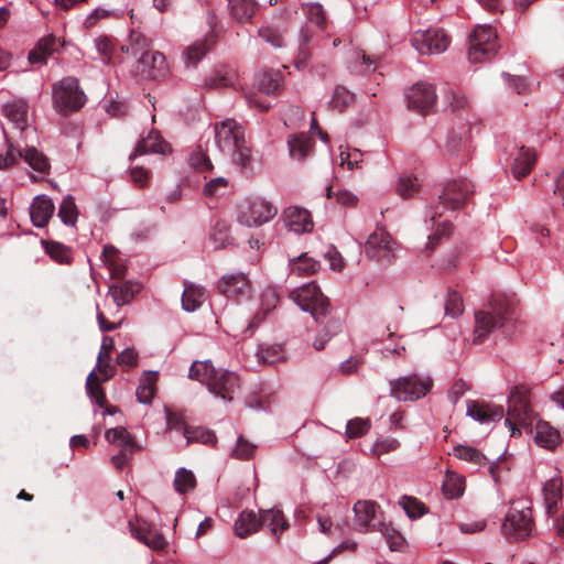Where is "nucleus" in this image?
Returning a JSON list of instances; mask_svg holds the SVG:
<instances>
[{
	"mask_svg": "<svg viewBox=\"0 0 564 564\" xmlns=\"http://www.w3.org/2000/svg\"><path fill=\"white\" fill-rule=\"evenodd\" d=\"M474 194V185L467 180L451 181L445 184L438 196V203L430 207L429 216L433 226H436L433 235L429 236L427 249L433 250L442 237L449 236L452 224L449 221L436 223L444 210L463 208Z\"/></svg>",
	"mask_w": 564,
	"mask_h": 564,
	"instance_id": "obj_1",
	"label": "nucleus"
},
{
	"mask_svg": "<svg viewBox=\"0 0 564 564\" xmlns=\"http://www.w3.org/2000/svg\"><path fill=\"white\" fill-rule=\"evenodd\" d=\"M513 314L512 303L505 296H494L485 310L475 313L473 343L482 344L498 327L505 326Z\"/></svg>",
	"mask_w": 564,
	"mask_h": 564,
	"instance_id": "obj_2",
	"label": "nucleus"
},
{
	"mask_svg": "<svg viewBox=\"0 0 564 564\" xmlns=\"http://www.w3.org/2000/svg\"><path fill=\"white\" fill-rule=\"evenodd\" d=\"M289 297L303 311L310 312L317 323H322L330 312L328 297L314 283L291 291Z\"/></svg>",
	"mask_w": 564,
	"mask_h": 564,
	"instance_id": "obj_3",
	"label": "nucleus"
},
{
	"mask_svg": "<svg viewBox=\"0 0 564 564\" xmlns=\"http://www.w3.org/2000/svg\"><path fill=\"white\" fill-rule=\"evenodd\" d=\"M532 423V410L528 399V391L523 387H514L508 398V412L506 424L511 430V436L520 435L518 425Z\"/></svg>",
	"mask_w": 564,
	"mask_h": 564,
	"instance_id": "obj_4",
	"label": "nucleus"
},
{
	"mask_svg": "<svg viewBox=\"0 0 564 564\" xmlns=\"http://www.w3.org/2000/svg\"><path fill=\"white\" fill-rule=\"evenodd\" d=\"M53 101L55 108L67 115L79 110L85 101V94L79 89L78 80L74 77H66L53 86Z\"/></svg>",
	"mask_w": 564,
	"mask_h": 564,
	"instance_id": "obj_5",
	"label": "nucleus"
},
{
	"mask_svg": "<svg viewBox=\"0 0 564 564\" xmlns=\"http://www.w3.org/2000/svg\"><path fill=\"white\" fill-rule=\"evenodd\" d=\"M468 58L471 63L489 59L498 52L497 33L490 25H478L469 39Z\"/></svg>",
	"mask_w": 564,
	"mask_h": 564,
	"instance_id": "obj_6",
	"label": "nucleus"
},
{
	"mask_svg": "<svg viewBox=\"0 0 564 564\" xmlns=\"http://www.w3.org/2000/svg\"><path fill=\"white\" fill-rule=\"evenodd\" d=\"M19 159H23L34 171L42 174H48L51 164L47 156L34 147L21 149L13 143H9L4 155H0V170L15 165Z\"/></svg>",
	"mask_w": 564,
	"mask_h": 564,
	"instance_id": "obj_7",
	"label": "nucleus"
},
{
	"mask_svg": "<svg viewBox=\"0 0 564 564\" xmlns=\"http://www.w3.org/2000/svg\"><path fill=\"white\" fill-rule=\"evenodd\" d=\"M502 531L508 538L517 541L530 538L534 531L531 508L512 506L502 523Z\"/></svg>",
	"mask_w": 564,
	"mask_h": 564,
	"instance_id": "obj_8",
	"label": "nucleus"
},
{
	"mask_svg": "<svg viewBox=\"0 0 564 564\" xmlns=\"http://www.w3.org/2000/svg\"><path fill=\"white\" fill-rule=\"evenodd\" d=\"M432 388V380L417 375L399 378L391 382V394L399 401H414L423 398Z\"/></svg>",
	"mask_w": 564,
	"mask_h": 564,
	"instance_id": "obj_9",
	"label": "nucleus"
},
{
	"mask_svg": "<svg viewBox=\"0 0 564 564\" xmlns=\"http://www.w3.org/2000/svg\"><path fill=\"white\" fill-rule=\"evenodd\" d=\"M411 42L420 54H440L446 51L451 39L442 29H429L415 31Z\"/></svg>",
	"mask_w": 564,
	"mask_h": 564,
	"instance_id": "obj_10",
	"label": "nucleus"
},
{
	"mask_svg": "<svg viewBox=\"0 0 564 564\" xmlns=\"http://www.w3.org/2000/svg\"><path fill=\"white\" fill-rule=\"evenodd\" d=\"M394 245L390 234L384 228H377L365 243V253L378 262H390L394 258Z\"/></svg>",
	"mask_w": 564,
	"mask_h": 564,
	"instance_id": "obj_11",
	"label": "nucleus"
},
{
	"mask_svg": "<svg viewBox=\"0 0 564 564\" xmlns=\"http://www.w3.org/2000/svg\"><path fill=\"white\" fill-rule=\"evenodd\" d=\"M278 213V208L270 202L257 198L249 203L246 210L239 216V221L248 227L261 226L271 220Z\"/></svg>",
	"mask_w": 564,
	"mask_h": 564,
	"instance_id": "obj_12",
	"label": "nucleus"
},
{
	"mask_svg": "<svg viewBox=\"0 0 564 564\" xmlns=\"http://www.w3.org/2000/svg\"><path fill=\"white\" fill-rule=\"evenodd\" d=\"M406 99L409 109L425 116L435 106V88L430 84L417 83L409 90Z\"/></svg>",
	"mask_w": 564,
	"mask_h": 564,
	"instance_id": "obj_13",
	"label": "nucleus"
},
{
	"mask_svg": "<svg viewBox=\"0 0 564 564\" xmlns=\"http://www.w3.org/2000/svg\"><path fill=\"white\" fill-rule=\"evenodd\" d=\"M167 65L165 56L152 51L137 59V74L143 79L159 80L167 75Z\"/></svg>",
	"mask_w": 564,
	"mask_h": 564,
	"instance_id": "obj_14",
	"label": "nucleus"
},
{
	"mask_svg": "<svg viewBox=\"0 0 564 564\" xmlns=\"http://www.w3.org/2000/svg\"><path fill=\"white\" fill-rule=\"evenodd\" d=\"M240 388L239 377L231 371L217 369L208 390L226 401H231L234 393Z\"/></svg>",
	"mask_w": 564,
	"mask_h": 564,
	"instance_id": "obj_15",
	"label": "nucleus"
},
{
	"mask_svg": "<svg viewBox=\"0 0 564 564\" xmlns=\"http://www.w3.org/2000/svg\"><path fill=\"white\" fill-rule=\"evenodd\" d=\"M217 288L228 299H247L251 292L250 281L242 273L224 275Z\"/></svg>",
	"mask_w": 564,
	"mask_h": 564,
	"instance_id": "obj_16",
	"label": "nucleus"
},
{
	"mask_svg": "<svg viewBox=\"0 0 564 564\" xmlns=\"http://www.w3.org/2000/svg\"><path fill=\"white\" fill-rule=\"evenodd\" d=\"M512 155L510 171L514 178L522 180L533 170L536 163V152L533 148L521 145Z\"/></svg>",
	"mask_w": 564,
	"mask_h": 564,
	"instance_id": "obj_17",
	"label": "nucleus"
},
{
	"mask_svg": "<svg viewBox=\"0 0 564 564\" xmlns=\"http://www.w3.org/2000/svg\"><path fill=\"white\" fill-rule=\"evenodd\" d=\"M284 223L289 230L296 234L310 232L313 229V220L305 208L291 206L283 212Z\"/></svg>",
	"mask_w": 564,
	"mask_h": 564,
	"instance_id": "obj_18",
	"label": "nucleus"
},
{
	"mask_svg": "<svg viewBox=\"0 0 564 564\" xmlns=\"http://www.w3.org/2000/svg\"><path fill=\"white\" fill-rule=\"evenodd\" d=\"M131 534L140 542L154 551H163L167 546V541L156 530L152 529L147 522L133 524L129 522Z\"/></svg>",
	"mask_w": 564,
	"mask_h": 564,
	"instance_id": "obj_19",
	"label": "nucleus"
},
{
	"mask_svg": "<svg viewBox=\"0 0 564 564\" xmlns=\"http://www.w3.org/2000/svg\"><path fill=\"white\" fill-rule=\"evenodd\" d=\"M215 138L221 149H232L245 139L243 129L232 120H227L215 127Z\"/></svg>",
	"mask_w": 564,
	"mask_h": 564,
	"instance_id": "obj_20",
	"label": "nucleus"
},
{
	"mask_svg": "<svg viewBox=\"0 0 564 564\" xmlns=\"http://www.w3.org/2000/svg\"><path fill=\"white\" fill-rule=\"evenodd\" d=\"M55 206L46 195H39L33 199L30 208V217L35 227L43 228L53 216Z\"/></svg>",
	"mask_w": 564,
	"mask_h": 564,
	"instance_id": "obj_21",
	"label": "nucleus"
},
{
	"mask_svg": "<svg viewBox=\"0 0 564 564\" xmlns=\"http://www.w3.org/2000/svg\"><path fill=\"white\" fill-rule=\"evenodd\" d=\"M378 505L372 500H359L354 506L355 525L359 531L375 529V519Z\"/></svg>",
	"mask_w": 564,
	"mask_h": 564,
	"instance_id": "obj_22",
	"label": "nucleus"
},
{
	"mask_svg": "<svg viewBox=\"0 0 564 564\" xmlns=\"http://www.w3.org/2000/svg\"><path fill=\"white\" fill-rule=\"evenodd\" d=\"M467 414L480 423L499 421L503 417L505 411L501 405L490 403L470 402L467 406Z\"/></svg>",
	"mask_w": 564,
	"mask_h": 564,
	"instance_id": "obj_23",
	"label": "nucleus"
},
{
	"mask_svg": "<svg viewBox=\"0 0 564 564\" xmlns=\"http://www.w3.org/2000/svg\"><path fill=\"white\" fill-rule=\"evenodd\" d=\"M161 153L165 154L170 152V145L166 143L158 131H150L145 138H142L131 154L130 159L145 153Z\"/></svg>",
	"mask_w": 564,
	"mask_h": 564,
	"instance_id": "obj_24",
	"label": "nucleus"
},
{
	"mask_svg": "<svg viewBox=\"0 0 564 564\" xmlns=\"http://www.w3.org/2000/svg\"><path fill=\"white\" fill-rule=\"evenodd\" d=\"M207 299L205 288L192 282H184V291L182 294V306L187 312H194L202 306Z\"/></svg>",
	"mask_w": 564,
	"mask_h": 564,
	"instance_id": "obj_25",
	"label": "nucleus"
},
{
	"mask_svg": "<svg viewBox=\"0 0 564 564\" xmlns=\"http://www.w3.org/2000/svg\"><path fill=\"white\" fill-rule=\"evenodd\" d=\"M261 528L259 516L252 510H243L235 521L234 531L240 539L258 532Z\"/></svg>",
	"mask_w": 564,
	"mask_h": 564,
	"instance_id": "obj_26",
	"label": "nucleus"
},
{
	"mask_svg": "<svg viewBox=\"0 0 564 564\" xmlns=\"http://www.w3.org/2000/svg\"><path fill=\"white\" fill-rule=\"evenodd\" d=\"M28 109L26 101L20 99L3 106L2 112L22 132L28 128Z\"/></svg>",
	"mask_w": 564,
	"mask_h": 564,
	"instance_id": "obj_27",
	"label": "nucleus"
},
{
	"mask_svg": "<svg viewBox=\"0 0 564 564\" xmlns=\"http://www.w3.org/2000/svg\"><path fill=\"white\" fill-rule=\"evenodd\" d=\"M562 487L563 481L561 477L551 478L544 484V502L550 516H553L557 511V506L562 501Z\"/></svg>",
	"mask_w": 564,
	"mask_h": 564,
	"instance_id": "obj_28",
	"label": "nucleus"
},
{
	"mask_svg": "<svg viewBox=\"0 0 564 564\" xmlns=\"http://www.w3.org/2000/svg\"><path fill=\"white\" fill-rule=\"evenodd\" d=\"M105 437L109 443L120 447L122 452H129V454H133L140 448L134 438L122 426L107 430Z\"/></svg>",
	"mask_w": 564,
	"mask_h": 564,
	"instance_id": "obj_29",
	"label": "nucleus"
},
{
	"mask_svg": "<svg viewBox=\"0 0 564 564\" xmlns=\"http://www.w3.org/2000/svg\"><path fill=\"white\" fill-rule=\"evenodd\" d=\"M259 519L261 521V527H269L271 533L279 538V533L286 530L289 528V523L285 520L283 513L279 509H265L260 510Z\"/></svg>",
	"mask_w": 564,
	"mask_h": 564,
	"instance_id": "obj_30",
	"label": "nucleus"
},
{
	"mask_svg": "<svg viewBox=\"0 0 564 564\" xmlns=\"http://www.w3.org/2000/svg\"><path fill=\"white\" fill-rule=\"evenodd\" d=\"M279 303V294L275 289L268 288L261 295V305L259 311L254 314L249 327H257L264 321L265 316L276 307Z\"/></svg>",
	"mask_w": 564,
	"mask_h": 564,
	"instance_id": "obj_31",
	"label": "nucleus"
},
{
	"mask_svg": "<svg viewBox=\"0 0 564 564\" xmlns=\"http://www.w3.org/2000/svg\"><path fill=\"white\" fill-rule=\"evenodd\" d=\"M560 432L547 422L539 421L535 426L534 441L547 449L554 448L560 442Z\"/></svg>",
	"mask_w": 564,
	"mask_h": 564,
	"instance_id": "obj_32",
	"label": "nucleus"
},
{
	"mask_svg": "<svg viewBox=\"0 0 564 564\" xmlns=\"http://www.w3.org/2000/svg\"><path fill=\"white\" fill-rule=\"evenodd\" d=\"M59 46V40L54 35H48L39 41L34 50L29 54V61L32 64L43 63L47 56L56 52Z\"/></svg>",
	"mask_w": 564,
	"mask_h": 564,
	"instance_id": "obj_33",
	"label": "nucleus"
},
{
	"mask_svg": "<svg viewBox=\"0 0 564 564\" xmlns=\"http://www.w3.org/2000/svg\"><path fill=\"white\" fill-rule=\"evenodd\" d=\"M230 15L238 23L249 22L254 15L258 3L256 0H230Z\"/></svg>",
	"mask_w": 564,
	"mask_h": 564,
	"instance_id": "obj_34",
	"label": "nucleus"
},
{
	"mask_svg": "<svg viewBox=\"0 0 564 564\" xmlns=\"http://www.w3.org/2000/svg\"><path fill=\"white\" fill-rule=\"evenodd\" d=\"M158 372L144 371L137 388V398L140 403L149 404L156 390Z\"/></svg>",
	"mask_w": 564,
	"mask_h": 564,
	"instance_id": "obj_35",
	"label": "nucleus"
},
{
	"mask_svg": "<svg viewBox=\"0 0 564 564\" xmlns=\"http://www.w3.org/2000/svg\"><path fill=\"white\" fill-rule=\"evenodd\" d=\"M216 43L213 34L195 41L185 51L186 63L196 65Z\"/></svg>",
	"mask_w": 564,
	"mask_h": 564,
	"instance_id": "obj_36",
	"label": "nucleus"
},
{
	"mask_svg": "<svg viewBox=\"0 0 564 564\" xmlns=\"http://www.w3.org/2000/svg\"><path fill=\"white\" fill-rule=\"evenodd\" d=\"M283 75L279 70H264L258 77V88L267 95H276L282 89Z\"/></svg>",
	"mask_w": 564,
	"mask_h": 564,
	"instance_id": "obj_37",
	"label": "nucleus"
},
{
	"mask_svg": "<svg viewBox=\"0 0 564 564\" xmlns=\"http://www.w3.org/2000/svg\"><path fill=\"white\" fill-rule=\"evenodd\" d=\"M141 286L139 283L126 281L121 285H111L109 293L117 306L128 304L137 293H139Z\"/></svg>",
	"mask_w": 564,
	"mask_h": 564,
	"instance_id": "obj_38",
	"label": "nucleus"
},
{
	"mask_svg": "<svg viewBox=\"0 0 564 564\" xmlns=\"http://www.w3.org/2000/svg\"><path fill=\"white\" fill-rule=\"evenodd\" d=\"M288 144L291 158L302 161L312 151L314 142L308 135L302 133L290 138Z\"/></svg>",
	"mask_w": 564,
	"mask_h": 564,
	"instance_id": "obj_39",
	"label": "nucleus"
},
{
	"mask_svg": "<svg viewBox=\"0 0 564 564\" xmlns=\"http://www.w3.org/2000/svg\"><path fill=\"white\" fill-rule=\"evenodd\" d=\"M442 489L446 498H458L464 492L465 478L454 471H447L443 481Z\"/></svg>",
	"mask_w": 564,
	"mask_h": 564,
	"instance_id": "obj_40",
	"label": "nucleus"
},
{
	"mask_svg": "<svg viewBox=\"0 0 564 564\" xmlns=\"http://www.w3.org/2000/svg\"><path fill=\"white\" fill-rule=\"evenodd\" d=\"M290 269L297 276L311 275L318 271L319 262L307 257L306 253H302L296 259L290 261Z\"/></svg>",
	"mask_w": 564,
	"mask_h": 564,
	"instance_id": "obj_41",
	"label": "nucleus"
},
{
	"mask_svg": "<svg viewBox=\"0 0 564 564\" xmlns=\"http://www.w3.org/2000/svg\"><path fill=\"white\" fill-rule=\"evenodd\" d=\"M184 436L186 437L187 444L197 442L206 445H215L217 442V437L213 431L200 426H185Z\"/></svg>",
	"mask_w": 564,
	"mask_h": 564,
	"instance_id": "obj_42",
	"label": "nucleus"
},
{
	"mask_svg": "<svg viewBox=\"0 0 564 564\" xmlns=\"http://www.w3.org/2000/svg\"><path fill=\"white\" fill-rule=\"evenodd\" d=\"M453 455L475 466H482L487 463L486 456L479 449L471 446L456 445L453 449Z\"/></svg>",
	"mask_w": 564,
	"mask_h": 564,
	"instance_id": "obj_43",
	"label": "nucleus"
},
{
	"mask_svg": "<svg viewBox=\"0 0 564 564\" xmlns=\"http://www.w3.org/2000/svg\"><path fill=\"white\" fill-rule=\"evenodd\" d=\"M216 370L209 361H195L189 369V378L208 387Z\"/></svg>",
	"mask_w": 564,
	"mask_h": 564,
	"instance_id": "obj_44",
	"label": "nucleus"
},
{
	"mask_svg": "<svg viewBox=\"0 0 564 564\" xmlns=\"http://www.w3.org/2000/svg\"><path fill=\"white\" fill-rule=\"evenodd\" d=\"M46 253L56 262L69 264L72 262V250L69 247L57 241L44 242Z\"/></svg>",
	"mask_w": 564,
	"mask_h": 564,
	"instance_id": "obj_45",
	"label": "nucleus"
},
{
	"mask_svg": "<svg viewBox=\"0 0 564 564\" xmlns=\"http://www.w3.org/2000/svg\"><path fill=\"white\" fill-rule=\"evenodd\" d=\"M128 42L131 46V55L137 58L152 52L151 41L139 31L132 30Z\"/></svg>",
	"mask_w": 564,
	"mask_h": 564,
	"instance_id": "obj_46",
	"label": "nucleus"
},
{
	"mask_svg": "<svg viewBox=\"0 0 564 564\" xmlns=\"http://www.w3.org/2000/svg\"><path fill=\"white\" fill-rule=\"evenodd\" d=\"M470 129L462 127V131H453L446 143V150L451 154H457L468 148V133Z\"/></svg>",
	"mask_w": 564,
	"mask_h": 564,
	"instance_id": "obj_47",
	"label": "nucleus"
},
{
	"mask_svg": "<svg viewBox=\"0 0 564 564\" xmlns=\"http://www.w3.org/2000/svg\"><path fill=\"white\" fill-rule=\"evenodd\" d=\"M86 387L88 394L91 399L95 400V402L100 406L104 408L107 403V398L104 389L99 384V378L97 375L93 371L88 375Z\"/></svg>",
	"mask_w": 564,
	"mask_h": 564,
	"instance_id": "obj_48",
	"label": "nucleus"
},
{
	"mask_svg": "<svg viewBox=\"0 0 564 564\" xmlns=\"http://www.w3.org/2000/svg\"><path fill=\"white\" fill-rule=\"evenodd\" d=\"M196 486V479L191 470L181 468L176 471L174 478V488L180 494H186L194 489Z\"/></svg>",
	"mask_w": 564,
	"mask_h": 564,
	"instance_id": "obj_49",
	"label": "nucleus"
},
{
	"mask_svg": "<svg viewBox=\"0 0 564 564\" xmlns=\"http://www.w3.org/2000/svg\"><path fill=\"white\" fill-rule=\"evenodd\" d=\"M77 207L72 196H66L58 209V217L67 226H74L77 221Z\"/></svg>",
	"mask_w": 564,
	"mask_h": 564,
	"instance_id": "obj_50",
	"label": "nucleus"
},
{
	"mask_svg": "<svg viewBox=\"0 0 564 564\" xmlns=\"http://www.w3.org/2000/svg\"><path fill=\"white\" fill-rule=\"evenodd\" d=\"M232 161L242 170L249 169L251 166V149L247 145L246 139L232 148Z\"/></svg>",
	"mask_w": 564,
	"mask_h": 564,
	"instance_id": "obj_51",
	"label": "nucleus"
},
{
	"mask_svg": "<svg viewBox=\"0 0 564 564\" xmlns=\"http://www.w3.org/2000/svg\"><path fill=\"white\" fill-rule=\"evenodd\" d=\"M303 11L307 18V20L315 24L318 29L324 30L327 20L325 15V11L319 3H308L303 6Z\"/></svg>",
	"mask_w": 564,
	"mask_h": 564,
	"instance_id": "obj_52",
	"label": "nucleus"
},
{
	"mask_svg": "<svg viewBox=\"0 0 564 564\" xmlns=\"http://www.w3.org/2000/svg\"><path fill=\"white\" fill-rule=\"evenodd\" d=\"M95 43L104 63L112 64L116 62H121L118 55L113 56V44L108 36H99L96 39Z\"/></svg>",
	"mask_w": 564,
	"mask_h": 564,
	"instance_id": "obj_53",
	"label": "nucleus"
},
{
	"mask_svg": "<svg viewBox=\"0 0 564 564\" xmlns=\"http://www.w3.org/2000/svg\"><path fill=\"white\" fill-rule=\"evenodd\" d=\"M464 312V303L462 295L454 290H449L445 302V314L453 318L459 316Z\"/></svg>",
	"mask_w": 564,
	"mask_h": 564,
	"instance_id": "obj_54",
	"label": "nucleus"
},
{
	"mask_svg": "<svg viewBox=\"0 0 564 564\" xmlns=\"http://www.w3.org/2000/svg\"><path fill=\"white\" fill-rule=\"evenodd\" d=\"M352 101H354V95L350 94L345 87L338 86L334 90L333 97L329 101V106L333 109L343 111Z\"/></svg>",
	"mask_w": 564,
	"mask_h": 564,
	"instance_id": "obj_55",
	"label": "nucleus"
},
{
	"mask_svg": "<svg viewBox=\"0 0 564 564\" xmlns=\"http://www.w3.org/2000/svg\"><path fill=\"white\" fill-rule=\"evenodd\" d=\"M420 188V184L416 177L404 175L399 178L397 184V193L402 198L412 197Z\"/></svg>",
	"mask_w": 564,
	"mask_h": 564,
	"instance_id": "obj_56",
	"label": "nucleus"
},
{
	"mask_svg": "<svg viewBox=\"0 0 564 564\" xmlns=\"http://www.w3.org/2000/svg\"><path fill=\"white\" fill-rule=\"evenodd\" d=\"M326 196L327 198L336 197L338 204L343 206L354 207L357 205L358 198L351 192L346 189L338 188L336 192L334 191V185H328L326 187Z\"/></svg>",
	"mask_w": 564,
	"mask_h": 564,
	"instance_id": "obj_57",
	"label": "nucleus"
},
{
	"mask_svg": "<svg viewBox=\"0 0 564 564\" xmlns=\"http://www.w3.org/2000/svg\"><path fill=\"white\" fill-rule=\"evenodd\" d=\"M229 227L226 221H217L212 234L210 240L216 249L224 248L229 241Z\"/></svg>",
	"mask_w": 564,
	"mask_h": 564,
	"instance_id": "obj_58",
	"label": "nucleus"
},
{
	"mask_svg": "<svg viewBox=\"0 0 564 564\" xmlns=\"http://www.w3.org/2000/svg\"><path fill=\"white\" fill-rule=\"evenodd\" d=\"M302 36V44L299 48V53L294 59V65L297 69H303L307 66L308 61L311 58V52L308 47L306 46L310 42L311 35L308 34L307 30H302L301 33Z\"/></svg>",
	"mask_w": 564,
	"mask_h": 564,
	"instance_id": "obj_59",
	"label": "nucleus"
},
{
	"mask_svg": "<svg viewBox=\"0 0 564 564\" xmlns=\"http://www.w3.org/2000/svg\"><path fill=\"white\" fill-rule=\"evenodd\" d=\"M370 429V421L356 417L349 420L346 427V433L349 438H356L365 435Z\"/></svg>",
	"mask_w": 564,
	"mask_h": 564,
	"instance_id": "obj_60",
	"label": "nucleus"
},
{
	"mask_svg": "<svg viewBox=\"0 0 564 564\" xmlns=\"http://www.w3.org/2000/svg\"><path fill=\"white\" fill-rule=\"evenodd\" d=\"M257 446L249 443L246 438L242 436L238 437L237 445L231 452V456L237 459H249L253 456V453L256 451Z\"/></svg>",
	"mask_w": 564,
	"mask_h": 564,
	"instance_id": "obj_61",
	"label": "nucleus"
},
{
	"mask_svg": "<svg viewBox=\"0 0 564 564\" xmlns=\"http://www.w3.org/2000/svg\"><path fill=\"white\" fill-rule=\"evenodd\" d=\"M258 35L267 43H270L273 47L283 46V36L281 32L274 28L262 26L259 29Z\"/></svg>",
	"mask_w": 564,
	"mask_h": 564,
	"instance_id": "obj_62",
	"label": "nucleus"
},
{
	"mask_svg": "<svg viewBox=\"0 0 564 564\" xmlns=\"http://www.w3.org/2000/svg\"><path fill=\"white\" fill-rule=\"evenodd\" d=\"M189 164L196 171H199V172H207V171L213 170V164H212L210 159L208 158V155L205 152H203L200 150H197L194 153H192V155L189 158Z\"/></svg>",
	"mask_w": 564,
	"mask_h": 564,
	"instance_id": "obj_63",
	"label": "nucleus"
},
{
	"mask_svg": "<svg viewBox=\"0 0 564 564\" xmlns=\"http://www.w3.org/2000/svg\"><path fill=\"white\" fill-rule=\"evenodd\" d=\"M227 187L228 181L225 177H216L210 180L204 186V195L207 197H215L223 194Z\"/></svg>",
	"mask_w": 564,
	"mask_h": 564,
	"instance_id": "obj_64",
	"label": "nucleus"
}]
</instances>
